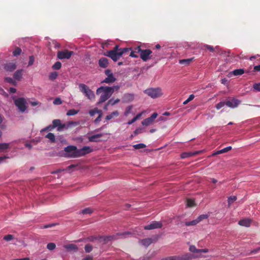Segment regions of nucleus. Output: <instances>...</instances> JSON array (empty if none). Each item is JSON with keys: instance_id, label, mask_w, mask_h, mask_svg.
I'll return each mask as SVG.
<instances>
[{"instance_id": "1", "label": "nucleus", "mask_w": 260, "mask_h": 260, "mask_svg": "<svg viewBox=\"0 0 260 260\" xmlns=\"http://www.w3.org/2000/svg\"><path fill=\"white\" fill-rule=\"evenodd\" d=\"M120 87L118 85L110 86H101L99 87L96 91L97 95L101 94L100 98L98 102V104H100L106 102L112 95L115 90L117 91Z\"/></svg>"}, {"instance_id": "2", "label": "nucleus", "mask_w": 260, "mask_h": 260, "mask_svg": "<svg viewBox=\"0 0 260 260\" xmlns=\"http://www.w3.org/2000/svg\"><path fill=\"white\" fill-rule=\"evenodd\" d=\"M144 92L152 99L159 98L164 94L160 87L149 88L145 90Z\"/></svg>"}, {"instance_id": "3", "label": "nucleus", "mask_w": 260, "mask_h": 260, "mask_svg": "<svg viewBox=\"0 0 260 260\" xmlns=\"http://www.w3.org/2000/svg\"><path fill=\"white\" fill-rule=\"evenodd\" d=\"M14 103L19 111L21 113H24L27 109V103L26 99L24 98H18L14 99Z\"/></svg>"}, {"instance_id": "4", "label": "nucleus", "mask_w": 260, "mask_h": 260, "mask_svg": "<svg viewBox=\"0 0 260 260\" xmlns=\"http://www.w3.org/2000/svg\"><path fill=\"white\" fill-rule=\"evenodd\" d=\"M80 91L82 92L88 99L92 100L94 99L95 95L93 91L85 84L80 83L79 84Z\"/></svg>"}, {"instance_id": "5", "label": "nucleus", "mask_w": 260, "mask_h": 260, "mask_svg": "<svg viewBox=\"0 0 260 260\" xmlns=\"http://www.w3.org/2000/svg\"><path fill=\"white\" fill-rule=\"evenodd\" d=\"M120 48L118 45H116L112 50L104 53V55L110 57L114 61H117L119 59V51Z\"/></svg>"}, {"instance_id": "6", "label": "nucleus", "mask_w": 260, "mask_h": 260, "mask_svg": "<svg viewBox=\"0 0 260 260\" xmlns=\"http://www.w3.org/2000/svg\"><path fill=\"white\" fill-rule=\"evenodd\" d=\"M64 151L67 153L66 156L68 157L76 158L79 156L75 155H78V149L75 146L70 145L64 148Z\"/></svg>"}, {"instance_id": "7", "label": "nucleus", "mask_w": 260, "mask_h": 260, "mask_svg": "<svg viewBox=\"0 0 260 260\" xmlns=\"http://www.w3.org/2000/svg\"><path fill=\"white\" fill-rule=\"evenodd\" d=\"M105 73L107 77L101 82L102 83L111 84L116 81V79L111 70L109 69L106 70L105 71Z\"/></svg>"}, {"instance_id": "8", "label": "nucleus", "mask_w": 260, "mask_h": 260, "mask_svg": "<svg viewBox=\"0 0 260 260\" xmlns=\"http://www.w3.org/2000/svg\"><path fill=\"white\" fill-rule=\"evenodd\" d=\"M74 54V52L69 51L67 49L62 51H58L57 52V56L59 59H69L72 55Z\"/></svg>"}, {"instance_id": "9", "label": "nucleus", "mask_w": 260, "mask_h": 260, "mask_svg": "<svg viewBox=\"0 0 260 260\" xmlns=\"http://www.w3.org/2000/svg\"><path fill=\"white\" fill-rule=\"evenodd\" d=\"M152 53V51L150 49H141L140 57L144 61H147L152 58V56L151 55Z\"/></svg>"}, {"instance_id": "10", "label": "nucleus", "mask_w": 260, "mask_h": 260, "mask_svg": "<svg viewBox=\"0 0 260 260\" xmlns=\"http://www.w3.org/2000/svg\"><path fill=\"white\" fill-rule=\"evenodd\" d=\"M162 226V224L161 222L153 221L148 225H145L144 229L146 230H151L156 229H160Z\"/></svg>"}, {"instance_id": "11", "label": "nucleus", "mask_w": 260, "mask_h": 260, "mask_svg": "<svg viewBox=\"0 0 260 260\" xmlns=\"http://www.w3.org/2000/svg\"><path fill=\"white\" fill-rule=\"evenodd\" d=\"M241 101L235 98H231L225 101V105L231 108H235L240 104Z\"/></svg>"}, {"instance_id": "12", "label": "nucleus", "mask_w": 260, "mask_h": 260, "mask_svg": "<svg viewBox=\"0 0 260 260\" xmlns=\"http://www.w3.org/2000/svg\"><path fill=\"white\" fill-rule=\"evenodd\" d=\"M158 114L157 113H153L150 117L145 119L142 121V124L145 126H148L152 124L154 119L157 117Z\"/></svg>"}, {"instance_id": "13", "label": "nucleus", "mask_w": 260, "mask_h": 260, "mask_svg": "<svg viewBox=\"0 0 260 260\" xmlns=\"http://www.w3.org/2000/svg\"><path fill=\"white\" fill-rule=\"evenodd\" d=\"M92 149L89 146H84L82 148L78 149V155H75V156H81L89 153L92 152Z\"/></svg>"}, {"instance_id": "14", "label": "nucleus", "mask_w": 260, "mask_h": 260, "mask_svg": "<svg viewBox=\"0 0 260 260\" xmlns=\"http://www.w3.org/2000/svg\"><path fill=\"white\" fill-rule=\"evenodd\" d=\"M141 49V46H140L135 47L133 49L131 48L129 56L132 57L138 58L139 57L138 54H140Z\"/></svg>"}, {"instance_id": "15", "label": "nucleus", "mask_w": 260, "mask_h": 260, "mask_svg": "<svg viewBox=\"0 0 260 260\" xmlns=\"http://www.w3.org/2000/svg\"><path fill=\"white\" fill-rule=\"evenodd\" d=\"M116 239L115 236H100L98 240L101 242H103L104 243H107L109 241Z\"/></svg>"}, {"instance_id": "16", "label": "nucleus", "mask_w": 260, "mask_h": 260, "mask_svg": "<svg viewBox=\"0 0 260 260\" xmlns=\"http://www.w3.org/2000/svg\"><path fill=\"white\" fill-rule=\"evenodd\" d=\"M16 68V65L14 62H8L4 65V69L7 71L12 72Z\"/></svg>"}, {"instance_id": "17", "label": "nucleus", "mask_w": 260, "mask_h": 260, "mask_svg": "<svg viewBox=\"0 0 260 260\" xmlns=\"http://www.w3.org/2000/svg\"><path fill=\"white\" fill-rule=\"evenodd\" d=\"M99 66L103 68H106L108 66L109 61L107 58L102 57L99 60Z\"/></svg>"}, {"instance_id": "18", "label": "nucleus", "mask_w": 260, "mask_h": 260, "mask_svg": "<svg viewBox=\"0 0 260 260\" xmlns=\"http://www.w3.org/2000/svg\"><path fill=\"white\" fill-rule=\"evenodd\" d=\"M103 136V134H98L94 135L88 137V140L90 142H98L100 141V138Z\"/></svg>"}, {"instance_id": "19", "label": "nucleus", "mask_w": 260, "mask_h": 260, "mask_svg": "<svg viewBox=\"0 0 260 260\" xmlns=\"http://www.w3.org/2000/svg\"><path fill=\"white\" fill-rule=\"evenodd\" d=\"M23 71L22 69L17 70L14 74V79L17 81H20L22 77Z\"/></svg>"}, {"instance_id": "20", "label": "nucleus", "mask_w": 260, "mask_h": 260, "mask_svg": "<svg viewBox=\"0 0 260 260\" xmlns=\"http://www.w3.org/2000/svg\"><path fill=\"white\" fill-rule=\"evenodd\" d=\"M64 247L68 250L76 252L78 250V246L74 244L65 245Z\"/></svg>"}, {"instance_id": "21", "label": "nucleus", "mask_w": 260, "mask_h": 260, "mask_svg": "<svg viewBox=\"0 0 260 260\" xmlns=\"http://www.w3.org/2000/svg\"><path fill=\"white\" fill-rule=\"evenodd\" d=\"M251 222V220L250 219H243L240 220L238 223L239 225L241 226H244L246 227H248L250 225Z\"/></svg>"}, {"instance_id": "22", "label": "nucleus", "mask_w": 260, "mask_h": 260, "mask_svg": "<svg viewBox=\"0 0 260 260\" xmlns=\"http://www.w3.org/2000/svg\"><path fill=\"white\" fill-rule=\"evenodd\" d=\"M152 242L151 238H146L141 240L142 244L145 246H148L150 245Z\"/></svg>"}, {"instance_id": "23", "label": "nucleus", "mask_w": 260, "mask_h": 260, "mask_svg": "<svg viewBox=\"0 0 260 260\" xmlns=\"http://www.w3.org/2000/svg\"><path fill=\"white\" fill-rule=\"evenodd\" d=\"M131 50V48H121L119 51V59L125 53L129 52Z\"/></svg>"}, {"instance_id": "24", "label": "nucleus", "mask_w": 260, "mask_h": 260, "mask_svg": "<svg viewBox=\"0 0 260 260\" xmlns=\"http://www.w3.org/2000/svg\"><path fill=\"white\" fill-rule=\"evenodd\" d=\"M119 115V112L117 111H114L111 114L108 115L106 117L107 120H109L112 119L114 117H117Z\"/></svg>"}, {"instance_id": "25", "label": "nucleus", "mask_w": 260, "mask_h": 260, "mask_svg": "<svg viewBox=\"0 0 260 260\" xmlns=\"http://www.w3.org/2000/svg\"><path fill=\"white\" fill-rule=\"evenodd\" d=\"M245 73V71L243 69H239L234 70L232 73L235 76H239Z\"/></svg>"}, {"instance_id": "26", "label": "nucleus", "mask_w": 260, "mask_h": 260, "mask_svg": "<svg viewBox=\"0 0 260 260\" xmlns=\"http://www.w3.org/2000/svg\"><path fill=\"white\" fill-rule=\"evenodd\" d=\"M231 149H232V147L231 146H228V147H226L225 148H224L223 149H221L220 150L217 151L213 155L219 154H221V153H225V152H228V151H229V150H230Z\"/></svg>"}, {"instance_id": "27", "label": "nucleus", "mask_w": 260, "mask_h": 260, "mask_svg": "<svg viewBox=\"0 0 260 260\" xmlns=\"http://www.w3.org/2000/svg\"><path fill=\"white\" fill-rule=\"evenodd\" d=\"M45 137L46 138H48L50 140V142L51 143H53L55 141V136L53 133H49Z\"/></svg>"}, {"instance_id": "28", "label": "nucleus", "mask_w": 260, "mask_h": 260, "mask_svg": "<svg viewBox=\"0 0 260 260\" xmlns=\"http://www.w3.org/2000/svg\"><path fill=\"white\" fill-rule=\"evenodd\" d=\"M186 205L188 207H192L196 206L194 201L193 199H188L186 200Z\"/></svg>"}, {"instance_id": "29", "label": "nucleus", "mask_w": 260, "mask_h": 260, "mask_svg": "<svg viewBox=\"0 0 260 260\" xmlns=\"http://www.w3.org/2000/svg\"><path fill=\"white\" fill-rule=\"evenodd\" d=\"M5 81L6 82H8L9 83H11V84H13L14 86H16L17 85V83L16 82L15 80L12 79L11 77H6L5 78Z\"/></svg>"}, {"instance_id": "30", "label": "nucleus", "mask_w": 260, "mask_h": 260, "mask_svg": "<svg viewBox=\"0 0 260 260\" xmlns=\"http://www.w3.org/2000/svg\"><path fill=\"white\" fill-rule=\"evenodd\" d=\"M198 223H199V221L197 218L196 219L193 220L191 221L185 222V225L186 226H192V225H195L197 224Z\"/></svg>"}, {"instance_id": "31", "label": "nucleus", "mask_w": 260, "mask_h": 260, "mask_svg": "<svg viewBox=\"0 0 260 260\" xmlns=\"http://www.w3.org/2000/svg\"><path fill=\"white\" fill-rule=\"evenodd\" d=\"M193 60V58L181 59L179 60V63L181 64H189Z\"/></svg>"}, {"instance_id": "32", "label": "nucleus", "mask_w": 260, "mask_h": 260, "mask_svg": "<svg viewBox=\"0 0 260 260\" xmlns=\"http://www.w3.org/2000/svg\"><path fill=\"white\" fill-rule=\"evenodd\" d=\"M78 110H76L75 109H71L67 112V115L68 116H73L77 114L78 113Z\"/></svg>"}, {"instance_id": "33", "label": "nucleus", "mask_w": 260, "mask_h": 260, "mask_svg": "<svg viewBox=\"0 0 260 260\" xmlns=\"http://www.w3.org/2000/svg\"><path fill=\"white\" fill-rule=\"evenodd\" d=\"M61 67V63L59 61L56 62L52 66L53 70H59Z\"/></svg>"}, {"instance_id": "34", "label": "nucleus", "mask_w": 260, "mask_h": 260, "mask_svg": "<svg viewBox=\"0 0 260 260\" xmlns=\"http://www.w3.org/2000/svg\"><path fill=\"white\" fill-rule=\"evenodd\" d=\"M120 102V100L119 99H117L116 100H114L113 99H111L108 101V104H110L111 106H113Z\"/></svg>"}, {"instance_id": "35", "label": "nucleus", "mask_w": 260, "mask_h": 260, "mask_svg": "<svg viewBox=\"0 0 260 260\" xmlns=\"http://www.w3.org/2000/svg\"><path fill=\"white\" fill-rule=\"evenodd\" d=\"M61 123V120L59 119H54L52 121V127L54 128L57 127Z\"/></svg>"}, {"instance_id": "36", "label": "nucleus", "mask_w": 260, "mask_h": 260, "mask_svg": "<svg viewBox=\"0 0 260 260\" xmlns=\"http://www.w3.org/2000/svg\"><path fill=\"white\" fill-rule=\"evenodd\" d=\"M93 212V210L90 208H86L83 210H82L81 211V213L83 214H91Z\"/></svg>"}, {"instance_id": "37", "label": "nucleus", "mask_w": 260, "mask_h": 260, "mask_svg": "<svg viewBox=\"0 0 260 260\" xmlns=\"http://www.w3.org/2000/svg\"><path fill=\"white\" fill-rule=\"evenodd\" d=\"M146 147V145L144 144H143V143H139L138 144L134 145L133 146V147L135 149H141V148H144Z\"/></svg>"}, {"instance_id": "38", "label": "nucleus", "mask_w": 260, "mask_h": 260, "mask_svg": "<svg viewBox=\"0 0 260 260\" xmlns=\"http://www.w3.org/2000/svg\"><path fill=\"white\" fill-rule=\"evenodd\" d=\"M21 49L17 47L15 48V49L13 52V54L15 56H17L18 55H19L21 53Z\"/></svg>"}, {"instance_id": "39", "label": "nucleus", "mask_w": 260, "mask_h": 260, "mask_svg": "<svg viewBox=\"0 0 260 260\" xmlns=\"http://www.w3.org/2000/svg\"><path fill=\"white\" fill-rule=\"evenodd\" d=\"M9 143H1L0 144V150L4 151L9 148Z\"/></svg>"}, {"instance_id": "40", "label": "nucleus", "mask_w": 260, "mask_h": 260, "mask_svg": "<svg viewBox=\"0 0 260 260\" xmlns=\"http://www.w3.org/2000/svg\"><path fill=\"white\" fill-rule=\"evenodd\" d=\"M84 248L86 253H89L92 250L93 247L90 244H87L85 246Z\"/></svg>"}, {"instance_id": "41", "label": "nucleus", "mask_w": 260, "mask_h": 260, "mask_svg": "<svg viewBox=\"0 0 260 260\" xmlns=\"http://www.w3.org/2000/svg\"><path fill=\"white\" fill-rule=\"evenodd\" d=\"M237 200V197L235 196H230L228 198V204L229 205L232 204L234 202Z\"/></svg>"}, {"instance_id": "42", "label": "nucleus", "mask_w": 260, "mask_h": 260, "mask_svg": "<svg viewBox=\"0 0 260 260\" xmlns=\"http://www.w3.org/2000/svg\"><path fill=\"white\" fill-rule=\"evenodd\" d=\"M56 247V245L54 243H49L47 245V248L50 250H54Z\"/></svg>"}, {"instance_id": "43", "label": "nucleus", "mask_w": 260, "mask_h": 260, "mask_svg": "<svg viewBox=\"0 0 260 260\" xmlns=\"http://www.w3.org/2000/svg\"><path fill=\"white\" fill-rule=\"evenodd\" d=\"M208 216H209L207 214H202V215H200L199 216H198V217L197 218V219H198L199 222H200L202 220L207 219L208 217Z\"/></svg>"}, {"instance_id": "44", "label": "nucleus", "mask_w": 260, "mask_h": 260, "mask_svg": "<svg viewBox=\"0 0 260 260\" xmlns=\"http://www.w3.org/2000/svg\"><path fill=\"white\" fill-rule=\"evenodd\" d=\"M194 98V95L193 94H190L188 99L186 100L183 103V104L184 105H186L187 103H188L190 101H192Z\"/></svg>"}, {"instance_id": "45", "label": "nucleus", "mask_w": 260, "mask_h": 260, "mask_svg": "<svg viewBox=\"0 0 260 260\" xmlns=\"http://www.w3.org/2000/svg\"><path fill=\"white\" fill-rule=\"evenodd\" d=\"M14 238V236L10 234L7 235L4 237V239L7 241H10Z\"/></svg>"}, {"instance_id": "46", "label": "nucleus", "mask_w": 260, "mask_h": 260, "mask_svg": "<svg viewBox=\"0 0 260 260\" xmlns=\"http://www.w3.org/2000/svg\"><path fill=\"white\" fill-rule=\"evenodd\" d=\"M225 105V102H220L216 105V108L219 110Z\"/></svg>"}, {"instance_id": "47", "label": "nucleus", "mask_w": 260, "mask_h": 260, "mask_svg": "<svg viewBox=\"0 0 260 260\" xmlns=\"http://www.w3.org/2000/svg\"><path fill=\"white\" fill-rule=\"evenodd\" d=\"M57 73L55 72L51 73L49 75V79L51 80H53L57 78Z\"/></svg>"}, {"instance_id": "48", "label": "nucleus", "mask_w": 260, "mask_h": 260, "mask_svg": "<svg viewBox=\"0 0 260 260\" xmlns=\"http://www.w3.org/2000/svg\"><path fill=\"white\" fill-rule=\"evenodd\" d=\"M53 103L54 105H61L62 103V102L59 98H56L54 99Z\"/></svg>"}, {"instance_id": "49", "label": "nucleus", "mask_w": 260, "mask_h": 260, "mask_svg": "<svg viewBox=\"0 0 260 260\" xmlns=\"http://www.w3.org/2000/svg\"><path fill=\"white\" fill-rule=\"evenodd\" d=\"M204 47L211 52L213 53L214 52V48L212 46L209 45H204Z\"/></svg>"}, {"instance_id": "50", "label": "nucleus", "mask_w": 260, "mask_h": 260, "mask_svg": "<svg viewBox=\"0 0 260 260\" xmlns=\"http://www.w3.org/2000/svg\"><path fill=\"white\" fill-rule=\"evenodd\" d=\"M66 127V125L64 124H61V123L57 127V131L60 132L63 130V128Z\"/></svg>"}, {"instance_id": "51", "label": "nucleus", "mask_w": 260, "mask_h": 260, "mask_svg": "<svg viewBox=\"0 0 260 260\" xmlns=\"http://www.w3.org/2000/svg\"><path fill=\"white\" fill-rule=\"evenodd\" d=\"M130 232H123V233H119L117 234V236H120L122 237H125L126 235H130Z\"/></svg>"}, {"instance_id": "52", "label": "nucleus", "mask_w": 260, "mask_h": 260, "mask_svg": "<svg viewBox=\"0 0 260 260\" xmlns=\"http://www.w3.org/2000/svg\"><path fill=\"white\" fill-rule=\"evenodd\" d=\"M143 132V128H137L134 132V136H137V135Z\"/></svg>"}, {"instance_id": "53", "label": "nucleus", "mask_w": 260, "mask_h": 260, "mask_svg": "<svg viewBox=\"0 0 260 260\" xmlns=\"http://www.w3.org/2000/svg\"><path fill=\"white\" fill-rule=\"evenodd\" d=\"M132 109V106H128L126 108L125 111L124 112V115L126 116H127V115L131 112Z\"/></svg>"}, {"instance_id": "54", "label": "nucleus", "mask_w": 260, "mask_h": 260, "mask_svg": "<svg viewBox=\"0 0 260 260\" xmlns=\"http://www.w3.org/2000/svg\"><path fill=\"white\" fill-rule=\"evenodd\" d=\"M253 88L255 90L260 91V83H255L253 86Z\"/></svg>"}, {"instance_id": "55", "label": "nucleus", "mask_w": 260, "mask_h": 260, "mask_svg": "<svg viewBox=\"0 0 260 260\" xmlns=\"http://www.w3.org/2000/svg\"><path fill=\"white\" fill-rule=\"evenodd\" d=\"M198 249H197L193 245H191L189 247V250L192 252H198Z\"/></svg>"}, {"instance_id": "56", "label": "nucleus", "mask_w": 260, "mask_h": 260, "mask_svg": "<svg viewBox=\"0 0 260 260\" xmlns=\"http://www.w3.org/2000/svg\"><path fill=\"white\" fill-rule=\"evenodd\" d=\"M28 66H31L33 64L34 62V57L33 56H30L29 58Z\"/></svg>"}, {"instance_id": "57", "label": "nucleus", "mask_w": 260, "mask_h": 260, "mask_svg": "<svg viewBox=\"0 0 260 260\" xmlns=\"http://www.w3.org/2000/svg\"><path fill=\"white\" fill-rule=\"evenodd\" d=\"M214 52H215L217 54H221L222 53L220 52L221 51V49L220 48V47L219 46H216L215 48H214Z\"/></svg>"}, {"instance_id": "58", "label": "nucleus", "mask_w": 260, "mask_h": 260, "mask_svg": "<svg viewBox=\"0 0 260 260\" xmlns=\"http://www.w3.org/2000/svg\"><path fill=\"white\" fill-rule=\"evenodd\" d=\"M97 108H95L93 110L89 111V114L91 116H94L97 113Z\"/></svg>"}, {"instance_id": "59", "label": "nucleus", "mask_w": 260, "mask_h": 260, "mask_svg": "<svg viewBox=\"0 0 260 260\" xmlns=\"http://www.w3.org/2000/svg\"><path fill=\"white\" fill-rule=\"evenodd\" d=\"M99 237H95V236H90L88 237L87 239L89 241H93L95 240L98 239Z\"/></svg>"}, {"instance_id": "60", "label": "nucleus", "mask_w": 260, "mask_h": 260, "mask_svg": "<svg viewBox=\"0 0 260 260\" xmlns=\"http://www.w3.org/2000/svg\"><path fill=\"white\" fill-rule=\"evenodd\" d=\"M54 128L52 127V125H49L43 129L42 131H51Z\"/></svg>"}, {"instance_id": "61", "label": "nucleus", "mask_w": 260, "mask_h": 260, "mask_svg": "<svg viewBox=\"0 0 260 260\" xmlns=\"http://www.w3.org/2000/svg\"><path fill=\"white\" fill-rule=\"evenodd\" d=\"M208 249L207 248L204 249H198V252H204V253H207L208 252Z\"/></svg>"}, {"instance_id": "62", "label": "nucleus", "mask_w": 260, "mask_h": 260, "mask_svg": "<svg viewBox=\"0 0 260 260\" xmlns=\"http://www.w3.org/2000/svg\"><path fill=\"white\" fill-rule=\"evenodd\" d=\"M260 250V247H258L255 249L251 250L249 254L256 253H257Z\"/></svg>"}, {"instance_id": "63", "label": "nucleus", "mask_w": 260, "mask_h": 260, "mask_svg": "<svg viewBox=\"0 0 260 260\" xmlns=\"http://www.w3.org/2000/svg\"><path fill=\"white\" fill-rule=\"evenodd\" d=\"M82 260H93V256L88 255H87L84 258H83Z\"/></svg>"}, {"instance_id": "64", "label": "nucleus", "mask_w": 260, "mask_h": 260, "mask_svg": "<svg viewBox=\"0 0 260 260\" xmlns=\"http://www.w3.org/2000/svg\"><path fill=\"white\" fill-rule=\"evenodd\" d=\"M254 71L255 72H258L260 71V64L258 66H256L254 67Z\"/></svg>"}]
</instances>
